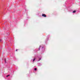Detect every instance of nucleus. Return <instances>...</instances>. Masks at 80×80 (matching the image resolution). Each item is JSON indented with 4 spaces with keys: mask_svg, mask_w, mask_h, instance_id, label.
I'll use <instances>...</instances> for the list:
<instances>
[{
    "mask_svg": "<svg viewBox=\"0 0 80 80\" xmlns=\"http://www.w3.org/2000/svg\"><path fill=\"white\" fill-rule=\"evenodd\" d=\"M9 76H10V75H8L6 76V77H8Z\"/></svg>",
    "mask_w": 80,
    "mask_h": 80,
    "instance_id": "nucleus-4",
    "label": "nucleus"
},
{
    "mask_svg": "<svg viewBox=\"0 0 80 80\" xmlns=\"http://www.w3.org/2000/svg\"><path fill=\"white\" fill-rule=\"evenodd\" d=\"M35 58H34V59L33 60V62H34V61H35Z\"/></svg>",
    "mask_w": 80,
    "mask_h": 80,
    "instance_id": "nucleus-7",
    "label": "nucleus"
},
{
    "mask_svg": "<svg viewBox=\"0 0 80 80\" xmlns=\"http://www.w3.org/2000/svg\"><path fill=\"white\" fill-rule=\"evenodd\" d=\"M43 48V46L42 47V46H40L39 47V50H40V48Z\"/></svg>",
    "mask_w": 80,
    "mask_h": 80,
    "instance_id": "nucleus-2",
    "label": "nucleus"
},
{
    "mask_svg": "<svg viewBox=\"0 0 80 80\" xmlns=\"http://www.w3.org/2000/svg\"><path fill=\"white\" fill-rule=\"evenodd\" d=\"M4 61H5V63H7V61H6V59H5Z\"/></svg>",
    "mask_w": 80,
    "mask_h": 80,
    "instance_id": "nucleus-3",
    "label": "nucleus"
},
{
    "mask_svg": "<svg viewBox=\"0 0 80 80\" xmlns=\"http://www.w3.org/2000/svg\"><path fill=\"white\" fill-rule=\"evenodd\" d=\"M42 17H47L46 15L44 14H42Z\"/></svg>",
    "mask_w": 80,
    "mask_h": 80,
    "instance_id": "nucleus-1",
    "label": "nucleus"
},
{
    "mask_svg": "<svg viewBox=\"0 0 80 80\" xmlns=\"http://www.w3.org/2000/svg\"><path fill=\"white\" fill-rule=\"evenodd\" d=\"M16 50H18V49H16Z\"/></svg>",
    "mask_w": 80,
    "mask_h": 80,
    "instance_id": "nucleus-9",
    "label": "nucleus"
},
{
    "mask_svg": "<svg viewBox=\"0 0 80 80\" xmlns=\"http://www.w3.org/2000/svg\"><path fill=\"white\" fill-rule=\"evenodd\" d=\"M40 60H41V58H39V61H40Z\"/></svg>",
    "mask_w": 80,
    "mask_h": 80,
    "instance_id": "nucleus-8",
    "label": "nucleus"
},
{
    "mask_svg": "<svg viewBox=\"0 0 80 80\" xmlns=\"http://www.w3.org/2000/svg\"><path fill=\"white\" fill-rule=\"evenodd\" d=\"M37 70V68H34V70H35V71H36V70Z\"/></svg>",
    "mask_w": 80,
    "mask_h": 80,
    "instance_id": "nucleus-6",
    "label": "nucleus"
},
{
    "mask_svg": "<svg viewBox=\"0 0 80 80\" xmlns=\"http://www.w3.org/2000/svg\"><path fill=\"white\" fill-rule=\"evenodd\" d=\"M75 12H76V11H74L73 12V13H75Z\"/></svg>",
    "mask_w": 80,
    "mask_h": 80,
    "instance_id": "nucleus-5",
    "label": "nucleus"
}]
</instances>
